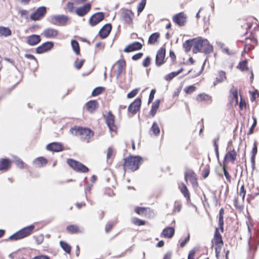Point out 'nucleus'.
<instances>
[{"mask_svg": "<svg viewBox=\"0 0 259 259\" xmlns=\"http://www.w3.org/2000/svg\"><path fill=\"white\" fill-rule=\"evenodd\" d=\"M143 45L138 41H135L132 44L127 45L124 49L125 53H130L132 52L138 51L142 49Z\"/></svg>", "mask_w": 259, "mask_h": 259, "instance_id": "23", "label": "nucleus"}, {"mask_svg": "<svg viewBox=\"0 0 259 259\" xmlns=\"http://www.w3.org/2000/svg\"><path fill=\"white\" fill-rule=\"evenodd\" d=\"M48 163V159L42 156L36 158L33 161L34 166L36 168L44 167L46 166Z\"/></svg>", "mask_w": 259, "mask_h": 259, "instance_id": "30", "label": "nucleus"}, {"mask_svg": "<svg viewBox=\"0 0 259 259\" xmlns=\"http://www.w3.org/2000/svg\"><path fill=\"white\" fill-rule=\"evenodd\" d=\"M54 47V43L52 41H47L38 47L35 52L37 54H42L51 50Z\"/></svg>", "mask_w": 259, "mask_h": 259, "instance_id": "21", "label": "nucleus"}, {"mask_svg": "<svg viewBox=\"0 0 259 259\" xmlns=\"http://www.w3.org/2000/svg\"><path fill=\"white\" fill-rule=\"evenodd\" d=\"M134 17V13L130 10L125 9L121 12V20L128 24L133 23V19Z\"/></svg>", "mask_w": 259, "mask_h": 259, "instance_id": "19", "label": "nucleus"}, {"mask_svg": "<svg viewBox=\"0 0 259 259\" xmlns=\"http://www.w3.org/2000/svg\"><path fill=\"white\" fill-rule=\"evenodd\" d=\"M71 46L74 51L75 53L77 55H80V47L78 42L76 40H72Z\"/></svg>", "mask_w": 259, "mask_h": 259, "instance_id": "43", "label": "nucleus"}, {"mask_svg": "<svg viewBox=\"0 0 259 259\" xmlns=\"http://www.w3.org/2000/svg\"><path fill=\"white\" fill-rule=\"evenodd\" d=\"M205 39L195 38L192 39V51L194 53L201 52Z\"/></svg>", "mask_w": 259, "mask_h": 259, "instance_id": "18", "label": "nucleus"}, {"mask_svg": "<svg viewBox=\"0 0 259 259\" xmlns=\"http://www.w3.org/2000/svg\"><path fill=\"white\" fill-rule=\"evenodd\" d=\"M184 70L183 68H181L177 71L172 72L164 76V79L166 81H170L172 80L175 77L178 75L179 74L182 73Z\"/></svg>", "mask_w": 259, "mask_h": 259, "instance_id": "39", "label": "nucleus"}, {"mask_svg": "<svg viewBox=\"0 0 259 259\" xmlns=\"http://www.w3.org/2000/svg\"><path fill=\"white\" fill-rule=\"evenodd\" d=\"M185 179L186 182L189 180L193 187H197L199 186L197 175L194 171L191 169L186 170L185 172Z\"/></svg>", "mask_w": 259, "mask_h": 259, "instance_id": "10", "label": "nucleus"}, {"mask_svg": "<svg viewBox=\"0 0 259 259\" xmlns=\"http://www.w3.org/2000/svg\"><path fill=\"white\" fill-rule=\"evenodd\" d=\"M12 161L8 158L0 159V171H7L12 166Z\"/></svg>", "mask_w": 259, "mask_h": 259, "instance_id": "25", "label": "nucleus"}, {"mask_svg": "<svg viewBox=\"0 0 259 259\" xmlns=\"http://www.w3.org/2000/svg\"><path fill=\"white\" fill-rule=\"evenodd\" d=\"M183 47L186 52L190 51L192 48V39L186 40L183 44Z\"/></svg>", "mask_w": 259, "mask_h": 259, "instance_id": "55", "label": "nucleus"}, {"mask_svg": "<svg viewBox=\"0 0 259 259\" xmlns=\"http://www.w3.org/2000/svg\"><path fill=\"white\" fill-rule=\"evenodd\" d=\"M151 58L149 56L146 57L142 62V65L145 67H149L151 63Z\"/></svg>", "mask_w": 259, "mask_h": 259, "instance_id": "60", "label": "nucleus"}, {"mask_svg": "<svg viewBox=\"0 0 259 259\" xmlns=\"http://www.w3.org/2000/svg\"><path fill=\"white\" fill-rule=\"evenodd\" d=\"M14 163L16 166L20 169H24L27 167V165L20 158H16Z\"/></svg>", "mask_w": 259, "mask_h": 259, "instance_id": "47", "label": "nucleus"}, {"mask_svg": "<svg viewBox=\"0 0 259 259\" xmlns=\"http://www.w3.org/2000/svg\"><path fill=\"white\" fill-rule=\"evenodd\" d=\"M227 165L224 164L223 165V169L224 171V175L225 176V178L227 181L228 182L231 183V176L230 175L229 172L228 171L227 169Z\"/></svg>", "mask_w": 259, "mask_h": 259, "instance_id": "50", "label": "nucleus"}, {"mask_svg": "<svg viewBox=\"0 0 259 259\" xmlns=\"http://www.w3.org/2000/svg\"><path fill=\"white\" fill-rule=\"evenodd\" d=\"M196 100L198 102H205L210 104L212 103V97L204 93L199 94L196 97Z\"/></svg>", "mask_w": 259, "mask_h": 259, "instance_id": "28", "label": "nucleus"}, {"mask_svg": "<svg viewBox=\"0 0 259 259\" xmlns=\"http://www.w3.org/2000/svg\"><path fill=\"white\" fill-rule=\"evenodd\" d=\"M116 222H109L107 223L105 226V232L107 233H109L111 230L113 229V227L115 225Z\"/></svg>", "mask_w": 259, "mask_h": 259, "instance_id": "56", "label": "nucleus"}, {"mask_svg": "<svg viewBox=\"0 0 259 259\" xmlns=\"http://www.w3.org/2000/svg\"><path fill=\"white\" fill-rule=\"evenodd\" d=\"M92 9V4L90 3L84 4L82 6L77 7L75 12L79 17H83L87 15Z\"/></svg>", "mask_w": 259, "mask_h": 259, "instance_id": "16", "label": "nucleus"}, {"mask_svg": "<svg viewBox=\"0 0 259 259\" xmlns=\"http://www.w3.org/2000/svg\"><path fill=\"white\" fill-rule=\"evenodd\" d=\"M241 26L245 29V32H242V33L246 34L248 30L252 26V23L249 21H243L241 22Z\"/></svg>", "mask_w": 259, "mask_h": 259, "instance_id": "44", "label": "nucleus"}, {"mask_svg": "<svg viewBox=\"0 0 259 259\" xmlns=\"http://www.w3.org/2000/svg\"><path fill=\"white\" fill-rule=\"evenodd\" d=\"M241 41L244 43V49L242 55L244 53H248L254 49L257 44V40L252 34H250L249 36H247L244 40H241Z\"/></svg>", "mask_w": 259, "mask_h": 259, "instance_id": "6", "label": "nucleus"}, {"mask_svg": "<svg viewBox=\"0 0 259 259\" xmlns=\"http://www.w3.org/2000/svg\"><path fill=\"white\" fill-rule=\"evenodd\" d=\"M85 107L88 112L93 113L99 107V103L96 100H90L85 104Z\"/></svg>", "mask_w": 259, "mask_h": 259, "instance_id": "26", "label": "nucleus"}, {"mask_svg": "<svg viewBox=\"0 0 259 259\" xmlns=\"http://www.w3.org/2000/svg\"><path fill=\"white\" fill-rule=\"evenodd\" d=\"M219 140V137L215 139L213 141V144L214 147V150L215 152L216 156L218 158L219 157V145L218 141Z\"/></svg>", "mask_w": 259, "mask_h": 259, "instance_id": "58", "label": "nucleus"}, {"mask_svg": "<svg viewBox=\"0 0 259 259\" xmlns=\"http://www.w3.org/2000/svg\"><path fill=\"white\" fill-rule=\"evenodd\" d=\"M175 228L174 227H166L161 233V237L166 238H171L175 234Z\"/></svg>", "mask_w": 259, "mask_h": 259, "instance_id": "31", "label": "nucleus"}, {"mask_svg": "<svg viewBox=\"0 0 259 259\" xmlns=\"http://www.w3.org/2000/svg\"><path fill=\"white\" fill-rule=\"evenodd\" d=\"M67 163L70 167L76 172L87 173L89 171V169L85 165L73 159H67Z\"/></svg>", "mask_w": 259, "mask_h": 259, "instance_id": "7", "label": "nucleus"}, {"mask_svg": "<svg viewBox=\"0 0 259 259\" xmlns=\"http://www.w3.org/2000/svg\"><path fill=\"white\" fill-rule=\"evenodd\" d=\"M211 243L212 247H213L215 250V257L217 259H219L224 243L222 236L220 232L219 228H216L215 229Z\"/></svg>", "mask_w": 259, "mask_h": 259, "instance_id": "3", "label": "nucleus"}, {"mask_svg": "<svg viewBox=\"0 0 259 259\" xmlns=\"http://www.w3.org/2000/svg\"><path fill=\"white\" fill-rule=\"evenodd\" d=\"M196 90V87L194 85H191L185 87L184 89L186 94H191Z\"/></svg>", "mask_w": 259, "mask_h": 259, "instance_id": "51", "label": "nucleus"}, {"mask_svg": "<svg viewBox=\"0 0 259 259\" xmlns=\"http://www.w3.org/2000/svg\"><path fill=\"white\" fill-rule=\"evenodd\" d=\"M179 189L187 200H189L190 199V195L186 185L182 183L181 186H180Z\"/></svg>", "mask_w": 259, "mask_h": 259, "instance_id": "38", "label": "nucleus"}, {"mask_svg": "<svg viewBox=\"0 0 259 259\" xmlns=\"http://www.w3.org/2000/svg\"><path fill=\"white\" fill-rule=\"evenodd\" d=\"M237 68L242 71H246L248 70L247 66V61L245 60L239 63L237 66Z\"/></svg>", "mask_w": 259, "mask_h": 259, "instance_id": "46", "label": "nucleus"}, {"mask_svg": "<svg viewBox=\"0 0 259 259\" xmlns=\"http://www.w3.org/2000/svg\"><path fill=\"white\" fill-rule=\"evenodd\" d=\"M58 30L52 28L46 29L42 33L46 38H55L58 36Z\"/></svg>", "mask_w": 259, "mask_h": 259, "instance_id": "29", "label": "nucleus"}, {"mask_svg": "<svg viewBox=\"0 0 259 259\" xmlns=\"http://www.w3.org/2000/svg\"><path fill=\"white\" fill-rule=\"evenodd\" d=\"M160 33L159 32L153 33L149 36L148 43L150 45H155L158 41Z\"/></svg>", "mask_w": 259, "mask_h": 259, "instance_id": "36", "label": "nucleus"}, {"mask_svg": "<svg viewBox=\"0 0 259 259\" xmlns=\"http://www.w3.org/2000/svg\"><path fill=\"white\" fill-rule=\"evenodd\" d=\"M187 17L184 12H180L175 15L172 17V21L179 26H183L185 25Z\"/></svg>", "mask_w": 259, "mask_h": 259, "instance_id": "17", "label": "nucleus"}, {"mask_svg": "<svg viewBox=\"0 0 259 259\" xmlns=\"http://www.w3.org/2000/svg\"><path fill=\"white\" fill-rule=\"evenodd\" d=\"M41 41V37L39 35L32 34L27 38L26 43L31 46H35Z\"/></svg>", "mask_w": 259, "mask_h": 259, "instance_id": "27", "label": "nucleus"}, {"mask_svg": "<svg viewBox=\"0 0 259 259\" xmlns=\"http://www.w3.org/2000/svg\"><path fill=\"white\" fill-rule=\"evenodd\" d=\"M227 74L226 72L223 70H219L215 74V77L213 82L214 86L217 85L218 84L221 83L227 80Z\"/></svg>", "mask_w": 259, "mask_h": 259, "instance_id": "20", "label": "nucleus"}, {"mask_svg": "<svg viewBox=\"0 0 259 259\" xmlns=\"http://www.w3.org/2000/svg\"><path fill=\"white\" fill-rule=\"evenodd\" d=\"M182 208V204L179 201H176L175 202L174 207L173 209V212H179Z\"/></svg>", "mask_w": 259, "mask_h": 259, "instance_id": "59", "label": "nucleus"}, {"mask_svg": "<svg viewBox=\"0 0 259 259\" xmlns=\"http://www.w3.org/2000/svg\"><path fill=\"white\" fill-rule=\"evenodd\" d=\"M160 103V100L159 99L156 100L152 104L151 108L149 112V115L154 117L157 113V110L159 109Z\"/></svg>", "mask_w": 259, "mask_h": 259, "instance_id": "34", "label": "nucleus"}, {"mask_svg": "<svg viewBox=\"0 0 259 259\" xmlns=\"http://www.w3.org/2000/svg\"><path fill=\"white\" fill-rule=\"evenodd\" d=\"M103 117L110 131L116 133L118 128L115 122V116L112 112L110 111H108L106 114L104 115Z\"/></svg>", "mask_w": 259, "mask_h": 259, "instance_id": "8", "label": "nucleus"}, {"mask_svg": "<svg viewBox=\"0 0 259 259\" xmlns=\"http://www.w3.org/2000/svg\"><path fill=\"white\" fill-rule=\"evenodd\" d=\"M70 133L75 136H79L81 141L90 143L94 136V132L91 128L80 126H74L70 129Z\"/></svg>", "mask_w": 259, "mask_h": 259, "instance_id": "1", "label": "nucleus"}, {"mask_svg": "<svg viewBox=\"0 0 259 259\" xmlns=\"http://www.w3.org/2000/svg\"><path fill=\"white\" fill-rule=\"evenodd\" d=\"M224 209L222 208L219 211V225L222 233L224 232Z\"/></svg>", "mask_w": 259, "mask_h": 259, "instance_id": "41", "label": "nucleus"}, {"mask_svg": "<svg viewBox=\"0 0 259 259\" xmlns=\"http://www.w3.org/2000/svg\"><path fill=\"white\" fill-rule=\"evenodd\" d=\"M112 25L110 23H107L104 25L99 32V36L102 39L106 38L110 34L112 30Z\"/></svg>", "mask_w": 259, "mask_h": 259, "instance_id": "22", "label": "nucleus"}, {"mask_svg": "<svg viewBox=\"0 0 259 259\" xmlns=\"http://www.w3.org/2000/svg\"><path fill=\"white\" fill-rule=\"evenodd\" d=\"M252 119L253 120V122L247 133L248 135H251L253 134L254 129L257 124V120L256 117L255 116H252Z\"/></svg>", "mask_w": 259, "mask_h": 259, "instance_id": "61", "label": "nucleus"}, {"mask_svg": "<svg viewBox=\"0 0 259 259\" xmlns=\"http://www.w3.org/2000/svg\"><path fill=\"white\" fill-rule=\"evenodd\" d=\"M150 130L155 136H158L160 133V128L156 122L153 123Z\"/></svg>", "mask_w": 259, "mask_h": 259, "instance_id": "48", "label": "nucleus"}, {"mask_svg": "<svg viewBox=\"0 0 259 259\" xmlns=\"http://www.w3.org/2000/svg\"><path fill=\"white\" fill-rule=\"evenodd\" d=\"M238 194L242 197V200L243 201L246 195V190L245 189V187L244 185H242L239 191L238 192Z\"/></svg>", "mask_w": 259, "mask_h": 259, "instance_id": "63", "label": "nucleus"}, {"mask_svg": "<svg viewBox=\"0 0 259 259\" xmlns=\"http://www.w3.org/2000/svg\"><path fill=\"white\" fill-rule=\"evenodd\" d=\"M166 49L163 46L157 52L155 57V64L157 67H160L166 62Z\"/></svg>", "mask_w": 259, "mask_h": 259, "instance_id": "9", "label": "nucleus"}, {"mask_svg": "<svg viewBox=\"0 0 259 259\" xmlns=\"http://www.w3.org/2000/svg\"><path fill=\"white\" fill-rule=\"evenodd\" d=\"M237 156V152L234 148H233L232 150H228L225 155L223 161V164L227 165L229 162L234 164Z\"/></svg>", "mask_w": 259, "mask_h": 259, "instance_id": "12", "label": "nucleus"}, {"mask_svg": "<svg viewBox=\"0 0 259 259\" xmlns=\"http://www.w3.org/2000/svg\"><path fill=\"white\" fill-rule=\"evenodd\" d=\"M12 31L8 27L0 26V37H8L11 35Z\"/></svg>", "mask_w": 259, "mask_h": 259, "instance_id": "40", "label": "nucleus"}, {"mask_svg": "<svg viewBox=\"0 0 259 259\" xmlns=\"http://www.w3.org/2000/svg\"><path fill=\"white\" fill-rule=\"evenodd\" d=\"M47 150L53 152H60L64 150L62 144L60 143L53 142L47 146Z\"/></svg>", "mask_w": 259, "mask_h": 259, "instance_id": "24", "label": "nucleus"}, {"mask_svg": "<svg viewBox=\"0 0 259 259\" xmlns=\"http://www.w3.org/2000/svg\"><path fill=\"white\" fill-rule=\"evenodd\" d=\"M197 251V249L196 248H194L190 250L188 254V259H195V254Z\"/></svg>", "mask_w": 259, "mask_h": 259, "instance_id": "64", "label": "nucleus"}, {"mask_svg": "<svg viewBox=\"0 0 259 259\" xmlns=\"http://www.w3.org/2000/svg\"><path fill=\"white\" fill-rule=\"evenodd\" d=\"M146 5V0H141V2L139 4V5L138 6L137 12H138V14H139L143 11Z\"/></svg>", "mask_w": 259, "mask_h": 259, "instance_id": "57", "label": "nucleus"}, {"mask_svg": "<svg viewBox=\"0 0 259 259\" xmlns=\"http://www.w3.org/2000/svg\"><path fill=\"white\" fill-rule=\"evenodd\" d=\"M68 20V17L66 15H54L51 17V23L54 25L64 26L67 24Z\"/></svg>", "mask_w": 259, "mask_h": 259, "instance_id": "15", "label": "nucleus"}, {"mask_svg": "<svg viewBox=\"0 0 259 259\" xmlns=\"http://www.w3.org/2000/svg\"><path fill=\"white\" fill-rule=\"evenodd\" d=\"M60 245L62 249L67 253L69 254L71 252V246L65 241H61L60 242Z\"/></svg>", "mask_w": 259, "mask_h": 259, "instance_id": "45", "label": "nucleus"}, {"mask_svg": "<svg viewBox=\"0 0 259 259\" xmlns=\"http://www.w3.org/2000/svg\"><path fill=\"white\" fill-rule=\"evenodd\" d=\"M210 172V166L209 165H206L202 171V176L204 179H206Z\"/></svg>", "mask_w": 259, "mask_h": 259, "instance_id": "53", "label": "nucleus"}, {"mask_svg": "<svg viewBox=\"0 0 259 259\" xmlns=\"http://www.w3.org/2000/svg\"><path fill=\"white\" fill-rule=\"evenodd\" d=\"M230 94L231 96V97L235 100V105L238 104V96L237 89L235 87H232L230 91Z\"/></svg>", "mask_w": 259, "mask_h": 259, "instance_id": "42", "label": "nucleus"}, {"mask_svg": "<svg viewBox=\"0 0 259 259\" xmlns=\"http://www.w3.org/2000/svg\"><path fill=\"white\" fill-rule=\"evenodd\" d=\"M142 105V99L138 97L136 98L128 107L127 111L132 115H135L140 110Z\"/></svg>", "mask_w": 259, "mask_h": 259, "instance_id": "11", "label": "nucleus"}, {"mask_svg": "<svg viewBox=\"0 0 259 259\" xmlns=\"http://www.w3.org/2000/svg\"><path fill=\"white\" fill-rule=\"evenodd\" d=\"M213 51V47L211 45L207 40L205 39L202 52L205 54H209Z\"/></svg>", "mask_w": 259, "mask_h": 259, "instance_id": "37", "label": "nucleus"}, {"mask_svg": "<svg viewBox=\"0 0 259 259\" xmlns=\"http://www.w3.org/2000/svg\"><path fill=\"white\" fill-rule=\"evenodd\" d=\"M47 13V9L44 6L38 7L35 12L30 15V19L33 21L40 20L43 18Z\"/></svg>", "mask_w": 259, "mask_h": 259, "instance_id": "14", "label": "nucleus"}, {"mask_svg": "<svg viewBox=\"0 0 259 259\" xmlns=\"http://www.w3.org/2000/svg\"><path fill=\"white\" fill-rule=\"evenodd\" d=\"M259 245V237L257 236L250 237L248 241V247L246 249L247 259H254Z\"/></svg>", "mask_w": 259, "mask_h": 259, "instance_id": "4", "label": "nucleus"}, {"mask_svg": "<svg viewBox=\"0 0 259 259\" xmlns=\"http://www.w3.org/2000/svg\"><path fill=\"white\" fill-rule=\"evenodd\" d=\"M84 61L85 60L84 59L79 60L78 58H77L74 62V67L77 69H80L84 64Z\"/></svg>", "mask_w": 259, "mask_h": 259, "instance_id": "54", "label": "nucleus"}, {"mask_svg": "<svg viewBox=\"0 0 259 259\" xmlns=\"http://www.w3.org/2000/svg\"><path fill=\"white\" fill-rule=\"evenodd\" d=\"M139 89H135L128 93L127 95V98L131 99L134 98L139 93Z\"/></svg>", "mask_w": 259, "mask_h": 259, "instance_id": "62", "label": "nucleus"}, {"mask_svg": "<svg viewBox=\"0 0 259 259\" xmlns=\"http://www.w3.org/2000/svg\"><path fill=\"white\" fill-rule=\"evenodd\" d=\"M135 212L141 216L146 217L149 212H150L151 209L149 207L136 206L135 208Z\"/></svg>", "mask_w": 259, "mask_h": 259, "instance_id": "33", "label": "nucleus"}, {"mask_svg": "<svg viewBox=\"0 0 259 259\" xmlns=\"http://www.w3.org/2000/svg\"><path fill=\"white\" fill-rule=\"evenodd\" d=\"M116 65L117 66L118 74H120L126 67V62L124 59H120L118 60Z\"/></svg>", "mask_w": 259, "mask_h": 259, "instance_id": "35", "label": "nucleus"}, {"mask_svg": "<svg viewBox=\"0 0 259 259\" xmlns=\"http://www.w3.org/2000/svg\"><path fill=\"white\" fill-rule=\"evenodd\" d=\"M66 231L70 234H79L82 232V228L79 226L75 224L67 226Z\"/></svg>", "mask_w": 259, "mask_h": 259, "instance_id": "32", "label": "nucleus"}, {"mask_svg": "<svg viewBox=\"0 0 259 259\" xmlns=\"http://www.w3.org/2000/svg\"><path fill=\"white\" fill-rule=\"evenodd\" d=\"M143 162L140 156H128L124 158L123 168L124 172H134L139 168Z\"/></svg>", "mask_w": 259, "mask_h": 259, "instance_id": "2", "label": "nucleus"}, {"mask_svg": "<svg viewBox=\"0 0 259 259\" xmlns=\"http://www.w3.org/2000/svg\"><path fill=\"white\" fill-rule=\"evenodd\" d=\"M104 90L105 88L103 87H97L92 91V96L93 97L98 96L101 94Z\"/></svg>", "mask_w": 259, "mask_h": 259, "instance_id": "52", "label": "nucleus"}, {"mask_svg": "<svg viewBox=\"0 0 259 259\" xmlns=\"http://www.w3.org/2000/svg\"><path fill=\"white\" fill-rule=\"evenodd\" d=\"M105 18V14L103 12H97L92 15L89 20L90 26L93 27L98 24Z\"/></svg>", "mask_w": 259, "mask_h": 259, "instance_id": "13", "label": "nucleus"}, {"mask_svg": "<svg viewBox=\"0 0 259 259\" xmlns=\"http://www.w3.org/2000/svg\"><path fill=\"white\" fill-rule=\"evenodd\" d=\"M132 222L133 224L138 226H143L146 224V222L145 221L136 217L132 219Z\"/></svg>", "mask_w": 259, "mask_h": 259, "instance_id": "49", "label": "nucleus"}, {"mask_svg": "<svg viewBox=\"0 0 259 259\" xmlns=\"http://www.w3.org/2000/svg\"><path fill=\"white\" fill-rule=\"evenodd\" d=\"M34 226L30 225L24 227L9 237L10 240H17L30 235L34 229Z\"/></svg>", "mask_w": 259, "mask_h": 259, "instance_id": "5", "label": "nucleus"}]
</instances>
